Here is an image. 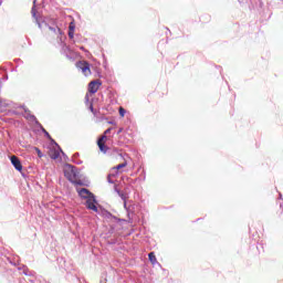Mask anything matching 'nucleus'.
Listing matches in <instances>:
<instances>
[{"label": "nucleus", "mask_w": 283, "mask_h": 283, "mask_svg": "<svg viewBox=\"0 0 283 283\" xmlns=\"http://www.w3.org/2000/svg\"><path fill=\"white\" fill-rule=\"evenodd\" d=\"M63 171L65 178L70 182L77 185L78 187H83V181L78 178V171H76V167L72 165H65Z\"/></svg>", "instance_id": "obj_1"}, {"label": "nucleus", "mask_w": 283, "mask_h": 283, "mask_svg": "<svg viewBox=\"0 0 283 283\" xmlns=\"http://www.w3.org/2000/svg\"><path fill=\"white\" fill-rule=\"evenodd\" d=\"M75 67H77V70H81L84 76H92V69L90 67V62L85 60L78 61L76 62Z\"/></svg>", "instance_id": "obj_2"}, {"label": "nucleus", "mask_w": 283, "mask_h": 283, "mask_svg": "<svg viewBox=\"0 0 283 283\" xmlns=\"http://www.w3.org/2000/svg\"><path fill=\"white\" fill-rule=\"evenodd\" d=\"M103 85V83L101 82V80H95L88 83V93L90 94H96V92H98V90L101 88V86Z\"/></svg>", "instance_id": "obj_3"}, {"label": "nucleus", "mask_w": 283, "mask_h": 283, "mask_svg": "<svg viewBox=\"0 0 283 283\" xmlns=\"http://www.w3.org/2000/svg\"><path fill=\"white\" fill-rule=\"evenodd\" d=\"M105 143H107V135L104 134L97 140L99 151H103V154H107V149H109Z\"/></svg>", "instance_id": "obj_4"}, {"label": "nucleus", "mask_w": 283, "mask_h": 283, "mask_svg": "<svg viewBox=\"0 0 283 283\" xmlns=\"http://www.w3.org/2000/svg\"><path fill=\"white\" fill-rule=\"evenodd\" d=\"M86 208L90 209L91 211H95L98 212V207H96V199L94 197H90L87 200H86Z\"/></svg>", "instance_id": "obj_5"}, {"label": "nucleus", "mask_w": 283, "mask_h": 283, "mask_svg": "<svg viewBox=\"0 0 283 283\" xmlns=\"http://www.w3.org/2000/svg\"><path fill=\"white\" fill-rule=\"evenodd\" d=\"M11 165H13L17 171H23V165H21V160L17 156H11Z\"/></svg>", "instance_id": "obj_6"}, {"label": "nucleus", "mask_w": 283, "mask_h": 283, "mask_svg": "<svg viewBox=\"0 0 283 283\" xmlns=\"http://www.w3.org/2000/svg\"><path fill=\"white\" fill-rule=\"evenodd\" d=\"M77 193L80 198H84L85 200H90V198H93L94 195L90 192L86 188L77 189Z\"/></svg>", "instance_id": "obj_7"}, {"label": "nucleus", "mask_w": 283, "mask_h": 283, "mask_svg": "<svg viewBox=\"0 0 283 283\" xmlns=\"http://www.w3.org/2000/svg\"><path fill=\"white\" fill-rule=\"evenodd\" d=\"M49 36H52L53 39L61 36V29L59 27H56V28L50 27L49 28Z\"/></svg>", "instance_id": "obj_8"}, {"label": "nucleus", "mask_w": 283, "mask_h": 283, "mask_svg": "<svg viewBox=\"0 0 283 283\" xmlns=\"http://www.w3.org/2000/svg\"><path fill=\"white\" fill-rule=\"evenodd\" d=\"M49 156L52 158V160H57L59 156H61V153L56 148H51L49 150Z\"/></svg>", "instance_id": "obj_9"}, {"label": "nucleus", "mask_w": 283, "mask_h": 283, "mask_svg": "<svg viewBox=\"0 0 283 283\" xmlns=\"http://www.w3.org/2000/svg\"><path fill=\"white\" fill-rule=\"evenodd\" d=\"M148 260L151 264H158V260L156 259V254L154 252L148 254Z\"/></svg>", "instance_id": "obj_10"}, {"label": "nucleus", "mask_w": 283, "mask_h": 283, "mask_svg": "<svg viewBox=\"0 0 283 283\" xmlns=\"http://www.w3.org/2000/svg\"><path fill=\"white\" fill-rule=\"evenodd\" d=\"M127 167V161H124L115 167H113V170L120 171V169H125Z\"/></svg>", "instance_id": "obj_11"}, {"label": "nucleus", "mask_w": 283, "mask_h": 283, "mask_svg": "<svg viewBox=\"0 0 283 283\" xmlns=\"http://www.w3.org/2000/svg\"><path fill=\"white\" fill-rule=\"evenodd\" d=\"M31 14L34 19H36V0L33 1V7L31 9Z\"/></svg>", "instance_id": "obj_12"}, {"label": "nucleus", "mask_w": 283, "mask_h": 283, "mask_svg": "<svg viewBox=\"0 0 283 283\" xmlns=\"http://www.w3.org/2000/svg\"><path fill=\"white\" fill-rule=\"evenodd\" d=\"M125 114H126L125 108L119 107V116H120L122 118H125Z\"/></svg>", "instance_id": "obj_13"}, {"label": "nucleus", "mask_w": 283, "mask_h": 283, "mask_svg": "<svg viewBox=\"0 0 283 283\" xmlns=\"http://www.w3.org/2000/svg\"><path fill=\"white\" fill-rule=\"evenodd\" d=\"M35 151H36L39 158H43V153H41V149L35 148Z\"/></svg>", "instance_id": "obj_14"}, {"label": "nucleus", "mask_w": 283, "mask_h": 283, "mask_svg": "<svg viewBox=\"0 0 283 283\" xmlns=\"http://www.w3.org/2000/svg\"><path fill=\"white\" fill-rule=\"evenodd\" d=\"M112 133V128H107L105 132H104V135L107 136L108 134Z\"/></svg>", "instance_id": "obj_15"}, {"label": "nucleus", "mask_w": 283, "mask_h": 283, "mask_svg": "<svg viewBox=\"0 0 283 283\" xmlns=\"http://www.w3.org/2000/svg\"><path fill=\"white\" fill-rule=\"evenodd\" d=\"M69 36H70V39H74V32L70 31Z\"/></svg>", "instance_id": "obj_16"}, {"label": "nucleus", "mask_w": 283, "mask_h": 283, "mask_svg": "<svg viewBox=\"0 0 283 283\" xmlns=\"http://www.w3.org/2000/svg\"><path fill=\"white\" fill-rule=\"evenodd\" d=\"M44 133L46 134L48 138H50V133H48V132H45V130H44Z\"/></svg>", "instance_id": "obj_17"}, {"label": "nucleus", "mask_w": 283, "mask_h": 283, "mask_svg": "<svg viewBox=\"0 0 283 283\" xmlns=\"http://www.w3.org/2000/svg\"><path fill=\"white\" fill-rule=\"evenodd\" d=\"M70 30H74V27L72 24H70Z\"/></svg>", "instance_id": "obj_18"}, {"label": "nucleus", "mask_w": 283, "mask_h": 283, "mask_svg": "<svg viewBox=\"0 0 283 283\" xmlns=\"http://www.w3.org/2000/svg\"><path fill=\"white\" fill-rule=\"evenodd\" d=\"M109 124H111V125H114V123H113V122H109Z\"/></svg>", "instance_id": "obj_19"}, {"label": "nucleus", "mask_w": 283, "mask_h": 283, "mask_svg": "<svg viewBox=\"0 0 283 283\" xmlns=\"http://www.w3.org/2000/svg\"><path fill=\"white\" fill-rule=\"evenodd\" d=\"M91 109H94V107L91 105Z\"/></svg>", "instance_id": "obj_20"}]
</instances>
